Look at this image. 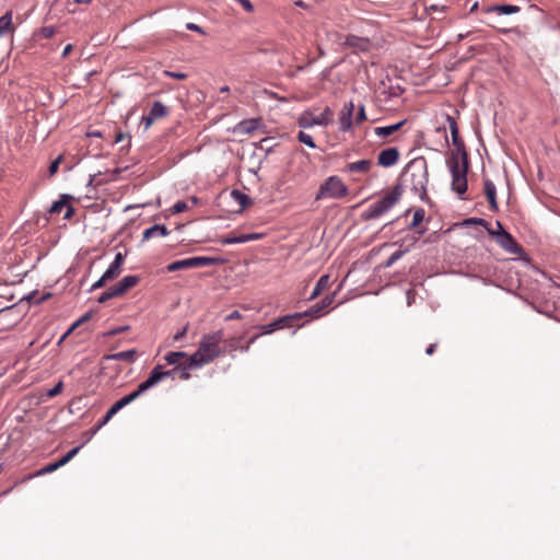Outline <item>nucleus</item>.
I'll list each match as a JSON object with an SVG mask.
<instances>
[{
	"label": "nucleus",
	"mask_w": 560,
	"mask_h": 560,
	"mask_svg": "<svg viewBox=\"0 0 560 560\" xmlns=\"http://www.w3.org/2000/svg\"><path fill=\"white\" fill-rule=\"evenodd\" d=\"M220 243L223 245L236 244V235H228L220 240Z\"/></svg>",
	"instance_id": "nucleus-53"
},
{
	"label": "nucleus",
	"mask_w": 560,
	"mask_h": 560,
	"mask_svg": "<svg viewBox=\"0 0 560 560\" xmlns=\"http://www.w3.org/2000/svg\"><path fill=\"white\" fill-rule=\"evenodd\" d=\"M80 448H81V445L72 448L62 458L57 460L56 464L58 465V467L60 468V467L65 466L67 463H69L79 453Z\"/></svg>",
	"instance_id": "nucleus-35"
},
{
	"label": "nucleus",
	"mask_w": 560,
	"mask_h": 560,
	"mask_svg": "<svg viewBox=\"0 0 560 560\" xmlns=\"http://www.w3.org/2000/svg\"><path fill=\"white\" fill-rule=\"evenodd\" d=\"M348 195V188L338 176H329L320 186L315 200L331 198L340 199Z\"/></svg>",
	"instance_id": "nucleus-5"
},
{
	"label": "nucleus",
	"mask_w": 560,
	"mask_h": 560,
	"mask_svg": "<svg viewBox=\"0 0 560 560\" xmlns=\"http://www.w3.org/2000/svg\"><path fill=\"white\" fill-rule=\"evenodd\" d=\"M446 121L448 122L452 136V143L455 148V150L452 151L451 154H458V161L463 162V164H466L467 161H469L468 153L466 151L463 139L459 137L458 125L455 118L450 115H446Z\"/></svg>",
	"instance_id": "nucleus-10"
},
{
	"label": "nucleus",
	"mask_w": 560,
	"mask_h": 560,
	"mask_svg": "<svg viewBox=\"0 0 560 560\" xmlns=\"http://www.w3.org/2000/svg\"><path fill=\"white\" fill-rule=\"evenodd\" d=\"M261 125L258 118L244 119L236 125L235 130L240 133L249 135L257 130Z\"/></svg>",
	"instance_id": "nucleus-19"
},
{
	"label": "nucleus",
	"mask_w": 560,
	"mask_h": 560,
	"mask_svg": "<svg viewBox=\"0 0 560 560\" xmlns=\"http://www.w3.org/2000/svg\"><path fill=\"white\" fill-rule=\"evenodd\" d=\"M407 253V249H400L396 250L390 255V257L382 264L383 268H389L392 267L398 259H400L405 254Z\"/></svg>",
	"instance_id": "nucleus-32"
},
{
	"label": "nucleus",
	"mask_w": 560,
	"mask_h": 560,
	"mask_svg": "<svg viewBox=\"0 0 560 560\" xmlns=\"http://www.w3.org/2000/svg\"><path fill=\"white\" fill-rule=\"evenodd\" d=\"M332 110L329 107H326L318 116H314L313 113L305 110L299 116L298 125L301 128L326 127L332 121Z\"/></svg>",
	"instance_id": "nucleus-8"
},
{
	"label": "nucleus",
	"mask_w": 560,
	"mask_h": 560,
	"mask_svg": "<svg viewBox=\"0 0 560 560\" xmlns=\"http://www.w3.org/2000/svg\"><path fill=\"white\" fill-rule=\"evenodd\" d=\"M101 174H102V173H101V172H98L97 174H92V175H90V178H89V182H88V186H94V187H96V186H98V185H102V184H103V182H101V180H96V177H97V176H100Z\"/></svg>",
	"instance_id": "nucleus-52"
},
{
	"label": "nucleus",
	"mask_w": 560,
	"mask_h": 560,
	"mask_svg": "<svg viewBox=\"0 0 560 560\" xmlns=\"http://www.w3.org/2000/svg\"><path fill=\"white\" fill-rule=\"evenodd\" d=\"M186 28L189 31L200 33V34H205V31L199 25H197L195 23H187Z\"/></svg>",
	"instance_id": "nucleus-56"
},
{
	"label": "nucleus",
	"mask_w": 560,
	"mask_h": 560,
	"mask_svg": "<svg viewBox=\"0 0 560 560\" xmlns=\"http://www.w3.org/2000/svg\"><path fill=\"white\" fill-rule=\"evenodd\" d=\"M59 467L58 465L55 463H51V464H48L46 465L45 467H43L39 471H38V475H45V474H50L55 470H57Z\"/></svg>",
	"instance_id": "nucleus-46"
},
{
	"label": "nucleus",
	"mask_w": 560,
	"mask_h": 560,
	"mask_svg": "<svg viewBox=\"0 0 560 560\" xmlns=\"http://www.w3.org/2000/svg\"><path fill=\"white\" fill-rule=\"evenodd\" d=\"M163 75L167 77V78L176 79V80H185L188 77L184 72H175V71H170V70H164Z\"/></svg>",
	"instance_id": "nucleus-42"
},
{
	"label": "nucleus",
	"mask_w": 560,
	"mask_h": 560,
	"mask_svg": "<svg viewBox=\"0 0 560 560\" xmlns=\"http://www.w3.org/2000/svg\"><path fill=\"white\" fill-rule=\"evenodd\" d=\"M424 214L425 212L422 208L417 209L413 212L412 221L409 225V229H415L416 226H418L423 221Z\"/></svg>",
	"instance_id": "nucleus-38"
},
{
	"label": "nucleus",
	"mask_w": 560,
	"mask_h": 560,
	"mask_svg": "<svg viewBox=\"0 0 560 560\" xmlns=\"http://www.w3.org/2000/svg\"><path fill=\"white\" fill-rule=\"evenodd\" d=\"M71 50H72V45H71V44H68V45L65 47V49H63V51H62V54H61L62 58H66V57L70 54V51H71Z\"/></svg>",
	"instance_id": "nucleus-63"
},
{
	"label": "nucleus",
	"mask_w": 560,
	"mask_h": 560,
	"mask_svg": "<svg viewBox=\"0 0 560 560\" xmlns=\"http://www.w3.org/2000/svg\"><path fill=\"white\" fill-rule=\"evenodd\" d=\"M404 188L401 184L395 185L389 192L377 201L371 203L362 213L363 221L375 220L387 213L401 198Z\"/></svg>",
	"instance_id": "nucleus-3"
},
{
	"label": "nucleus",
	"mask_w": 560,
	"mask_h": 560,
	"mask_svg": "<svg viewBox=\"0 0 560 560\" xmlns=\"http://www.w3.org/2000/svg\"><path fill=\"white\" fill-rule=\"evenodd\" d=\"M405 122H406V120H400L394 125L376 127L374 129V132L378 137L386 138V137L393 135L394 132L398 131L405 125Z\"/></svg>",
	"instance_id": "nucleus-27"
},
{
	"label": "nucleus",
	"mask_w": 560,
	"mask_h": 560,
	"mask_svg": "<svg viewBox=\"0 0 560 560\" xmlns=\"http://www.w3.org/2000/svg\"><path fill=\"white\" fill-rule=\"evenodd\" d=\"M125 404L121 399L117 400L105 413L103 419L98 422V428L105 425L120 409H122Z\"/></svg>",
	"instance_id": "nucleus-30"
},
{
	"label": "nucleus",
	"mask_w": 560,
	"mask_h": 560,
	"mask_svg": "<svg viewBox=\"0 0 560 560\" xmlns=\"http://www.w3.org/2000/svg\"><path fill=\"white\" fill-rule=\"evenodd\" d=\"M141 278L137 275H129L124 277L113 288L115 289L118 296L124 295L128 290L132 289L140 282Z\"/></svg>",
	"instance_id": "nucleus-17"
},
{
	"label": "nucleus",
	"mask_w": 560,
	"mask_h": 560,
	"mask_svg": "<svg viewBox=\"0 0 560 560\" xmlns=\"http://www.w3.org/2000/svg\"><path fill=\"white\" fill-rule=\"evenodd\" d=\"M187 329H188V324H187L185 327H183V329H182V330L177 331V332L174 335V340H175V341H178V340H180L182 338H184V337H185V335L187 334Z\"/></svg>",
	"instance_id": "nucleus-57"
},
{
	"label": "nucleus",
	"mask_w": 560,
	"mask_h": 560,
	"mask_svg": "<svg viewBox=\"0 0 560 560\" xmlns=\"http://www.w3.org/2000/svg\"><path fill=\"white\" fill-rule=\"evenodd\" d=\"M188 209V206L185 201H177L173 207H172V212L173 213H182L184 211H186Z\"/></svg>",
	"instance_id": "nucleus-44"
},
{
	"label": "nucleus",
	"mask_w": 560,
	"mask_h": 560,
	"mask_svg": "<svg viewBox=\"0 0 560 560\" xmlns=\"http://www.w3.org/2000/svg\"><path fill=\"white\" fill-rule=\"evenodd\" d=\"M159 383V377L155 374H150L149 377L138 385L137 389L131 392L130 394L124 396L120 398L125 406L131 404L135 401L138 397H140L143 393H145L148 389L152 388Z\"/></svg>",
	"instance_id": "nucleus-12"
},
{
	"label": "nucleus",
	"mask_w": 560,
	"mask_h": 560,
	"mask_svg": "<svg viewBox=\"0 0 560 560\" xmlns=\"http://www.w3.org/2000/svg\"><path fill=\"white\" fill-rule=\"evenodd\" d=\"M260 336H261V332H260V334H258V335L253 336V337H252V338L246 342V345H245V346H242V347L240 348V350H241L242 352H247V351L249 350L250 346H252V345H253V343H254V342H255V341H256Z\"/></svg>",
	"instance_id": "nucleus-50"
},
{
	"label": "nucleus",
	"mask_w": 560,
	"mask_h": 560,
	"mask_svg": "<svg viewBox=\"0 0 560 560\" xmlns=\"http://www.w3.org/2000/svg\"><path fill=\"white\" fill-rule=\"evenodd\" d=\"M141 121L144 124V128L148 129L155 121V119L150 114H148L142 116Z\"/></svg>",
	"instance_id": "nucleus-54"
},
{
	"label": "nucleus",
	"mask_w": 560,
	"mask_h": 560,
	"mask_svg": "<svg viewBox=\"0 0 560 560\" xmlns=\"http://www.w3.org/2000/svg\"><path fill=\"white\" fill-rule=\"evenodd\" d=\"M13 13L12 11H7L2 16H0V36H4L5 34H12L14 31V26L12 23Z\"/></svg>",
	"instance_id": "nucleus-24"
},
{
	"label": "nucleus",
	"mask_w": 560,
	"mask_h": 560,
	"mask_svg": "<svg viewBox=\"0 0 560 560\" xmlns=\"http://www.w3.org/2000/svg\"><path fill=\"white\" fill-rule=\"evenodd\" d=\"M56 28L54 26H45L42 28V35L45 38H50L55 35Z\"/></svg>",
	"instance_id": "nucleus-49"
},
{
	"label": "nucleus",
	"mask_w": 560,
	"mask_h": 560,
	"mask_svg": "<svg viewBox=\"0 0 560 560\" xmlns=\"http://www.w3.org/2000/svg\"><path fill=\"white\" fill-rule=\"evenodd\" d=\"M137 351L135 349L116 352L113 354H105L103 357L104 360H115V361H126L133 362L136 358Z\"/></svg>",
	"instance_id": "nucleus-23"
},
{
	"label": "nucleus",
	"mask_w": 560,
	"mask_h": 560,
	"mask_svg": "<svg viewBox=\"0 0 560 560\" xmlns=\"http://www.w3.org/2000/svg\"><path fill=\"white\" fill-rule=\"evenodd\" d=\"M124 140H127V149L130 148L131 144V136L129 133H125L122 131H118L115 137V143L122 142Z\"/></svg>",
	"instance_id": "nucleus-41"
},
{
	"label": "nucleus",
	"mask_w": 560,
	"mask_h": 560,
	"mask_svg": "<svg viewBox=\"0 0 560 560\" xmlns=\"http://www.w3.org/2000/svg\"><path fill=\"white\" fill-rule=\"evenodd\" d=\"M226 342V348L230 350V351H236L238 350L241 347H240V339L237 338H231L229 340L225 341Z\"/></svg>",
	"instance_id": "nucleus-45"
},
{
	"label": "nucleus",
	"mask_w": 560,
	"mask_h": 560,
	"mask_svg": "<svg viewBox=\"0 0 560 560\" xmlns=\"http://www.w3.org/2000/svg\"><path fill=\"white\" fill-rule=\"evenodd\" d=\"M223 336L222 329L203 335L199 341L197 351L189 355L188 365L199 369L223 355L225 350L220 347Z\"/></svg>",
	"instance_id": "nucleus-1"
},
{
	"label": "nucleus",
	"mask_w": 560,
	"mask_h": 560,
	"mask_svg": "<svg viewBox=\"0 0 560 560\" xmlns=\"http://www.w3.org/2000/svg\"><path fill=\"white\" fill-rule=\"evenodd\" d=\"M241 243H247L246 234L236 235V244H241Z\"/></svg>",
	"instance_id": "nucleus-62"
},
{
	"label": "nucleus",
	"mask_w": 560,
	"mask_h": 560,
	"mask_svg": "<svg viewBox=\"0 0 560 560\" xmlns=\"http://www.w3.org/2000/svg\"><path fill=\"white\" fill-rule=\"evenodd\" d=\"M196 369V366L188 365V359L184 361V364L174 366L171 370L163 371L162 365H156L150 374H155L159 377V382L166 377H171L172 380L179 378L182 381H187L190 378V370Z\"/></svg>",
	"instance_id": "nucleus-9"
},
{
	"label": "nucleus",
	"mask_w": 560,
	"mask_h": 560,
	"mask_svg": "<svg viewBox=\"0 0 560 560\" xmlns=\"http://www.w3.org/2000/svg\"><path fill=\"white\" fill-rule=\"evenodd\" d=\"M71 200H73V196L69 194H61L59 199L52 202L48 210V213L59 214Z\"/></svg>",
	"instance_id": "nucleus-22"
},
{
	"label": "nucleus",
	"mask_w": 560,
	"mask_h": 560,
	"mask_svg": "<svg viewBox=\"0 0 560 560\" xmlns=\"http://www.w3.org/2000/svg\"><path fill=\"white\" fill-rule=\"evenodd\" d=\"M148 114H150L156 120L167 116L168 109L162 102L155 101Z\"/></svg>",
	"instance_id": "nucleus-29"
},
{
	"label": "nucleus",
	"mask_w": 560,
	"mask_h": 560,
	"mask_svg": "<svg viewBox=\"0 0 560 560\" xmlns=\"http://www.w3.org/2000/svg\"><path fill=\"white\" fill-rule=\"evenodd\" d=\"M91 313H85L81 318H79L75 323H73L70 328L62 335L60 341H63L77 327H79L82 323L89 320L91 318Z\"/></svg>",
	"instance_id": "nucleus-31"
},
{
	"label": "nucleus",
	"mask_w": 560,
	"mask_h": 560,
	"mask_svg": "<svg viewBox=\"0 0 560 560\" xmlns=\"http://www.w3.org/2000/svg\"><path fill=\"white\" fill-rule=\"evenodd\" d=\"M121 173V168H115L114 171H112V179H116L118 177V175Z\"/></svg>",
	"instance_id": "nucleus-64"
},
{
	"label": "nucleus",
	"mask_w": 560,
	"mask_h": 560,
	"mask_svg": "<svg viewBox=\"0 0 560 560\" xmlns=\"http://www.w3.org/2000/svg\"><path fill=\"white\" fill-rule=\"evenodd\" d=\"M232 196L241 205L242 208H245L250 203L249 197L240 190L234 189L232 191Z\"/></svg>",
	"instance_id": "nucleus-33"
},
{
	"label": "nucleus",
	"mask_w": 560,
	"mask_h": 560,
	"mask_svg": "<svg viewBox=\"0 0 560 560\" xmlns=\"http://www.w3.org/2000/svg\"><path fill=\"white\" fill-rule=\"evenodd\" d=\"M80 448H81V445L72 448L62 458L57 460L56 464L58 465V467L60 468V467L65 466L67 463H69L79 453Z\"/></svg>",
	"instance_id": "nucleus-34"
},
{
	"label": "nucleus",
	"mask_w": 560,
	"mask_h": 560,
	"mask_svg": "<svg viewBox=\"0 0 560 560\" xmlns=\"http://www.w3.org/2000/svg\"><path fill=\"white\" fill-rule=\"evenodd\" d=\"M170 234V231L167 230L166 225L164 224H154L147 230H144L142 240L147 241L153 237H160V236H167Z\"/></svg>",
	"instance_id": "nucleus-20"
},
{
	"label": "nucleus",
	"mask_w": 560,
	"mask_h": 560,
	"mask_svg": "<svg viewBox=\"0 0 560 560\" xmlns=\"http://www.w3.org/2000/svg\"><path fill=\"white\" fill-rule=\"evenodd\" d=\"M65 209H66V212H65L63 219L65 220L71 219L72 215L74 214V208L69 202L68 206L65 207Z\"/></svg>",
	"instance_id": "nucleus-55"
},
{
	"label": "nucleus",
	"mask_w": 560,
	"mask_h": 560,
	"mask_svg": "<svg viewBox=\"0 0 560 560\" xmlns=\"http://www.w3.org/2000/svg\"><path fill=\"white\" fill-rule=\"evenodd\" d=\"M62 387H63L62 382H58L51 389L48 390L47 395L49 397H55L61 393Z\"/></svg>",
	"instance_id": "nucleus-47"
},
{
	"label": "nucleus",
	"mask_w": 560,
	"mask_h": 560,
	"mask_svg": "<svg viewBox=\"0 0 560 560\" xmlns=\"http://www.w3.org/2000/svg\"><path fill=\"white\" fill-rule=\"evenodd\" d=\"M483 11L486 13L495 12L498 14L509 15V14L518 13L521 11V8L518 5H514V4H497V5L487 7Z\"/></svg>",
	"instance_id": "nucleus-21"
},
{
	"label": "nucleus",
	"mask_w": 560,
	"mask_h": 560,
	"mask_svg": "<svg viewBox=\"0 0 560 560\" xmlns=\"http://www.w3.org/2000/svg\"><path fill=\"white\" fill-rule=\"evenodd\" d=\"M401 178L422 201L428 199L427 186L429 183V172L425 158L418 156L412 159L405 166Z\"/></svg>",
	"instance_id": "nucleus-2"
},
{
	"label": "nucleus",
	"mask_w": 560,
	"mask_h": 560,
	"mask_svg": "<svg viewBox=\"0 0 560 560\" xmlns=\"http://www.w3.org/2000/svg\"><path fill=\"white\" fill-rule=\"evenodd\" d=\"M436 347H438L436 342L429 345L428 348L425 349V353L428 355H432L435 352Z\"/></svg>",
	"instance_id": "nucleus-60"
},
{
	"label": "nucleus",
	"mask_w": 560,
	"mask_h": 560,
	"mask_svg": "<svg viewBox=\"0 0 560 560\" xmlns=\"http://www.w3.org/2000/svg\"><path fill=\"white\" fill-rule=\"evenodd\" d=\"M124 265V255L121 253H117L115 255L114 261L109 265L106 271L103 273V280L112 281L116 279L122 270Z\"/></svg>",
	"instance_id": "nucleus-15"
},
{
	"label": "nucleus",
	"mask_w": 560,
	"mask_h": 560,
	"mask_svg": "<svg viewBox=\"0 0 560 560\" xmlns=\"http://www.w3.org/2000/svg\"><path fill=\"white\" fill-rule=\"evenodd\" d=\"M447 166L452 175V189L459 196L467 191V173L469 161L466 164L458 161V154H450Z\"/></svg>",
	"instance_id": "nucleus-4"
},
{
	"label": "nucleus",
	"mask_w": 560,
	"mask_h": 560,
	"mask_svg": "<svg viewBox=\"0 0 560 560\" xmlns=\"http://www.w3.org/2000/svg\"><path fill=\"white\" fill-rule=\"evenodd\" d=\"M364 120H366L365 107L363 104H361L358 108V114H357V117L353 122H355L357 125H360Z\"/></svg>",
	"instance_id": "nucleus-43"
},
{
	"label": "nucleus",
	"mask_w": 560,
	"mask_h": 560,
	"mask_svg": "<svg viewBox=\"0 0 560 560\" xmlns=\"http://www.w3.org/2000/svg\"><path fill=\"white\" fill-rule=\"evenodd\" d=\"M129 329H130L129 326H119V327H116V328L109 330L108 332H106V336H116L118 334L128 331Z\"/></svg>",
	"instance_id": "nucleus-48"
},
{
	"label": "nucleus",
	"mask_w": 560,
	"mask_h": 560,
	"mask_svg": "<svg viewBox=\"0 0 560 560\" xmlns=\"http://www.w3.org/2000/svg\"><path fill=\"white\" fill-rule=\"evenodd\" d=\"M222 259L217 257H189L182 260L171 262L166 269L170 272H174L182 269L199 268L205 266H212L221 264Z\"/></svg>",
	"instance_id": "nucleus-7"
},
{
	"label": "nucleus",
	"mask_w": 560,
	"mask_h": 560,
	"mask_svg": "<svg viewBox=\"0 0 560 560\" xmlns=\"http://www.w3.org/2000/svg\"><path fill=\"white\" fill-rule=\"evenodd\" d=\"M106 282H107V280H103V276H102L96 282H94L92 284L91 290L100 289V288L104 287Z\"/></svg>",
	"instance_id": "nucleus-59"
},
{
	"label": "nucleus",
	"mask_w": 560,
	"mask_h": 560,
	"mask_svg": "<svg viewBox=\"0 0 560 560\" xmlns=\"http://www.w3.org/2000/svg\"><path fill=\"white\" fill-rule=\"evenodd\" d=\"M301 318H303V314L301 313L284 315L277 318L272 323L259 326V329L261 331V335H269L277 329H283L285 327L295 326Z\"/></svg>",
	"instance_id": "nucleus-11"
},
{
	"label": "nucleus",
	"mask_w": 560,
	"mask_h": 560,
	"mask_svg": "<svg viewBox=\"0 0 560 560\" xmlns=\"http://www.w3.org/2000/svg\"><path fill=\"white\" fill-rule=\"evenodd\" d=\"M483 191L489 202L490 210L497 211L499 209L497 201V188L491 179L483 178Z\"/></svg>",
	"instance_id": "nucleus-18"
},
{
	"label": "nucleus",
	"mask_w": 560,
	"mask_h": 560,
	"mask_svg": "<svg viewBox=\"0 0 560 560\" xmlns=\"http://www.w3.org/2000/svg\"><path fill=\"white\" fill-rule=\"evenodd\" d=\"M242 317L243 316L238 311H233L225 317V320H235V319H241Z\"/></svg>",
	"instance_id": "nucleus-58"
},
{
	"label": "nucleus",
	"mask_w": 560,
	"mask_h": 560,
	"mask_svg": "<svg viewBox=\"0 0 560 560\" xmlns=\"http://www.w3.org/2000/svg\"><path fill=\"white\" fill-rule=\"evenodd\" d=\"M298 140L300 142L304 143L305 145H307L311 149H315L316 148V144H315V142L313 140V137L310 133H306L304 131H299Z\"/></svg>",
	"instance_id": "nucleus-37"
},
{
	"label": "nucleus",
	"mask_w": 560,
	"mask_h": 560,
	"mask_svg": "<svg viewBox=\"0 0 560 560\" xmlns=\"http://www.w3.org/2000/svg\"><path fill=\"white\" fill-rule=\"evenodd\" d=\"M336 292L332 294L326 295L320 302L314 304L312 307H310L307 311L303 312L304 316L310 317H319L325 308L330 306L335 300Z\"/></svg>",
	"instance_id": "nucleus-16"
},
{
	"label": "nucleus",
	"mask_w": 560,
	"mask_h": 560,
	"mask_svg": "<svg viewBox=\"0 0 560 560\" xmlns=\"http://www.w3.org/2000/svg\"><path fill=\"white\" fill-rule=\"evenodd\" d=\"M500 231L488 229L490 236L494 237L497 243L508 253L517 255L520 257L526 255L524 248L515 241L513 235L504 230L500 221L495 222Z\"/></svg>",
	"instance_id": "nucleus-6"
},
{
	"label": "nucleus",
	"mask_w": 560,
	"mask_h": 560,
	"mask_svg": "<svg viewBox=\"0 0 560 560\" xmlns=\"http://www.w3.org/2000/svg\"><path fill=\"white\" fill-rule=\"evenodd\" d=\"M118 294L116 293L115 289L110 287L105 292H103L100 298L97 299L98 303H105L110 299L117 298Z\"/></svg>",
	"instance_id": "nucleus-39"
},
{
	"label": "nucleus",
	"mask_w": 560,
	"mask_h": 560,
	"mask_svg": "<svg viewBox=\"0 0 560 560\" xmlns=\"http://www.w3.org/2000/svg\"><path fill=\"white\" fill-rule=\"evenodd\" d=\"M236 2H238L246 12H253L254 10V5L253 3L250 2V0H235Z\"/></svg>",
	"instance_id": "nucleus-51"
},
{
	"label": "nucleus",
	"mask_w": 560,
	"mask_h": 560,
	"mask_svg": "<svg viewBox=\"0 0 560 560\" xmlns=\"http://www.w3.org/2000/svg\"><path fill=\"white\" fill-rule=\"evenodd\" d=\"M187 358H189V355L184 351H172L164 357V360L167 364L177 366L184 364Z\"/></svg>",
	"instance_id": "nucleus-26"
},
{
	"label": "nucleus",
	"mask_w": 560,
	"mask_h": 560,
	"mask_svg": "<svg viewBox=\"0 0 560 560\" xmlns=\"http://www.w3.org/2000/svg\"><path fill=\"white\" fill-rule=\"evenodd\" d=\"M399 155L397 148H387L378 153L377 163L383 167H390L398 162Z\"/></svg>",
	"instance_id": "nucleus-14"
},
{
	"label": "nucleus",
	"mask_w": 560,
	"mask_h": 560,
	"mask_svg": "<svg viewBox=\"0 0 560 560\" xmlns=\"http://www.w3.org/2000/svg\"><path fill=\"white\" fill-rule=\"evenodd\" d=\"M354 104L352 101L346 103L342 107V109L340 110V114H339V125H340V130L346 132V131H349L351 130L352 126H353V119H352V116H353V112H354Z\"/></svg>",
	"instance_id": "nucleus-13"
},
{
	"label": "nucleus",
	"mask_w": 560,
	"mask_h": 560,
	"mask_svg": "<svg viewBox=\"0 0 560 560\" xmlns=\"http://www.w3.org/2000/svg\"><path fill=\"white\" fill-rule=\"evenodd\" d=\"M372 162L370 160H360L349 163L346 168L349 173H368L371 170Z\"/></svg>",
	"instance_id": "nucleus-25"
},
{
	"label": "nucleus",
	"mask_w": 560,
	"mask_h": 560,
	"mask_svg": "<svg viewBox=\"0 0 560 560\" xmlns=\"http://www.w3.org/2000/svg\"><path fill=\"white\" fill-rule=\"evenodd\" d=\"M329 285V276L328 275H324L322 276L318 281L316 282L308 300H314L316 299L319 294H322V292L324 290H326Z\"/></svg>",
	"instance_id": "nucleus-28"
},
{
	"label": "nucleus",
	"mask_w": 560,
	"mask_h": 560,
	"mask_svg": "<svg viewBox=\"0 0 560 560\" xmlns=\"http://www.w3.org/2000/svg\"><path fill=\"white\" fill-rule=\"evenodd\" d=\"M463 225L465 226H469V225H481L483 226L487 231L488 229H491L489 226V222L482 218H468L466 219L464 222H463Z\"/></svg>",
	"instance_id": "nucleus-36"
},
{
	"label": "nucleus",
	"mask_w": 560,
	"mask_h": 560,
	"mask_svg": "<svg viewBox=\"0 0 560 560\" xmlns=\"http://www.w3.org/2000/svg\"><path fill=\"white\" fill-rule=\"evenodd\" d=\"M63 160V156L62 155H59L57 156L49 165V168H48V173H49V176H54L57 172H58V167L60 165V163L62 162Z\"/></svg>",
	"instance_id": "nucleus-40"
},
{
	"label": "nucleus",
	"mask_w": 560,
	"mask_h": 560,
	"mask_svg": "<svg viewBox=\"0 0 560 560\" xmlns=\"http://www.w3.org/2000/svg\"><path fill=\"white\" fill-rule=\"evenodd\" d=\"M246 235H247V242L256 241L261 237V234H258V233H246Z\"/></svg>",
	"instance_id": "nucleus-61"
}]
</instances>
